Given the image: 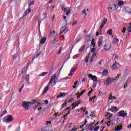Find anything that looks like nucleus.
I'll use <instances>...</instances> for the list:
<instances>
[{
	"instance_id": "obj_44",
	"label": "nucleus",
	"mask_w": 131,
	"mask_h": 131,
	"mask_svg": "<svg viewBox=\"0 0 131 131\" xmlns=\"http://www.w3.org/2000/svg\"><path fill=\"white\" fill-rule=\"evenodd\" d=\"M95 98H96V96H94L92 97H90L89 98V102H92V101H93V100H94V99H95Z\"/></svg>"
},
{
	"instance_id": "obj_29",
	"label": "nucleus",
	"mask_w": 131,
	"mask_h": 131,
	"mask_svg": "<svg viewBox=\"0 0 131 131\" xmlns=\"http://www.w3.org/2000/svg\"><path fill=\"white\" fill-rule=\"evenodd\" d=\"M67 94H68V93H60V97L61 98H64V97H65V96H66V95H67Z\"/></svg>"
},
{
	"instance_id": "obj_2",
	"label": "nucleus",
	"mask_w": 131,
	"mask_h": 131,
	"mask_svg": "<svg viewBox=\"0 0 131 131\" xmlns=\"http://www.w3.org/2000/svg\"><path fill=\"white\" fill-rule=\"evenodd\" d=\"M2 120L4 122H12V121L14 120V118L13 116L8 115L7 116L5 117Z\"/></svg>"
},
{
	"instance_id": "obj_52",
	"label": "nucleus",
	"mask_w": 131,
	"mask_h": 131,
	"mask_svg": "<svg viewBox=\"0 0 131 131\" xmlns=\"http://www.w3.org/2000/svg\"><path fill=\"white\" fill-rule=\"evenodd\" d=\"M44 103L45 105H48V104H49V101L48 100H45Z\"/></svg>"
},
{
	"instance_id": "obj_54",
	"label": "nucleus",
	"mask_w": 131,
	"mask_h": 131,
	"mask_svg": "<svg viewBox=\"0 0 131 131\" xmlns=\"http://www.w3.org/2000/svg\"><path fill=\"white\" fill-rule=\"evenodd\" d=\"M73 101V98H71L68 101V103H71Z\"/></svg>"
},
{
	"instance_id": "obj_10",
	"label": "nucleus",
	"mask_w": 131,
	"mask_h": 131,
	"mask_svg": "<svg viewBox=\"0 0 131 131\" xmlns=\"http://www.w3.org/2000/svg\"><path fill=\"white\" fill-rule=\"evenodd\" d=\"M120 66L119 65V63H115L112 67V69L113 70H116V69H118V68Z\"/></svg>"
},
{
	"instance_id": "obj_18",
	"label": "nucleus",
	"mask_w": 131,
	"mask_h": 131,
	"mask_svg": "<svg viewBox=\"0 0 131 131\" xmlns=\"http://www.w3.org/2000/svg\"><path fill=\"white\" fill-rule=\"evenodd\" d=\"M102 75L103 76H107L108 75V70H104L102 72Z\"/></svg>"
},
{
	"instance_id": "obj_48",
	"label": "nucleus",
	"mask_w": 131,
	"mask_h": 131,
	"mask_svg": "<svg viewBox=\"0 0 131 131\" xmlns=\"http://www.w3.org/2000/svg\"><path fill=\"white\" fill-rule=\"evenodd\" d=\"M126 30V28H123V30L121 31V32L122 33H125Z\"/></svg>"
},
{
	"instance_id": "obj_49",
	"label": "nucleus",
	"mask_w": 131,
	"mask_h": 131,
	"mask_svg": "<svg viewBox=\"0 0 131 131\" xmlns=\"http://www.w3.org/2000/svg\"><path fill=\"white\" fill-rule=\"evenodd\" d=\"M90 116H92V117H97V116L95 115V113H93V112H92V115H90Z\"/></svg>"
},
{
	"instance_id": "obj_3",
	"label": "nucleus",
	"mask_w": 131,
	"mask_h": 131,
	"mask_svg": "<svg viewBox=\"0 0 131 131\" xmlns=\"http://www.w3.org/2000/svg\"><path fill=\"white\" fill-rule=\"evenodd\" d=\"M57 77V75L54 74L51 77L50 80L49 81V84H51L52 86L56 85L57 82H56V78Z\"/></svg>"
},
{
	"instance_id": "obj_45",
	"label": "nucleus",
	"mask_w": 131,
	"mask_h": 131,
	"mask_svg": "<svg viewBox=\"0 0 131 131\" xmlns=\"http://www.w3.org/2000/svg\"><path fill=\"white\" fill-rule=\"evenodd\" d=\"M93 91H94L93 89L91 90L90 92H89L88 96L90 97L91 96V94L93 93Z\"/></svg>"
},
{
	"instance_id": "obj_30",
	"label": "nucleus",
	"mask_w": 131,
	"mask_h": 131,
	"mask_svg": "<svg viewBox=\"0 0 131 131\" xmlns=\"http://www.w3.org/2000/svg\"><path fill=\"white\" fill-rule=\"evenodd\" d=\"M131 77H129L126 81V84H128L130 82Z\"/></svg>"
},
{
	"instance_id": "obj_9",
	"label": "nucleus",
	"mask_w": 131,
	"mask_h": 131,
	"mask_svg": "<svg viewBox=\"0 0 131 131\" xmlns=\"http://www.w3.org/2000/svg\"><path fill=\"white\" fill-rule=\"evenodd\" d=\"M89 78H91L92 80L94 82H97L98 81V78L96 76H93L92 74H90L88 75Z\"/></svg>"
},
{
	"instance_id": "obj_12",
	"label": "nucleus",
	"mask_w": 131,
	"mask_h": 131,
	"mask_svg": "<svg viewBox=\"0 0 131 131\" xmlns=\"http://www.w3.org/2000/svg\"><path fill=\"white\" fill-rule=\"evenodd\" d=\"M102 42H103V36H101L98 39V47H101V46H102Z\"/></svg>"
},
{
	"instance_id": "obj_22",
	"label": "nucleus",
	"mask_w": 131,
	"mask_h": 131,
	"mask_svg": "<svg viewBox=\"0 0 131 131\" xmlns=\"http://www.w3.org/2000/svg\"><path fill=\"white\" fill-rule=\"evenodd\" d=\"M95 57H96V53H93L92 54V57H91V60H90L91 63H92V62H93L94 58H95Z\"/></svg>"
},
{
	"instance_id": "obj_6",
	"label": "nucleus",
	"mask_w": 131,
	"mask_h": 131,
	"mask_svg": "<svg viewBox=\"0 0 131 131\" xmlns=\"http://www.w3.org/2000/svg\"><path fill=\"white\" fill-rule=\"evenodd\" d=\"M114 81V78L108 77L104 81H103L104 84L105 85H109L111 83H112Z\"/></svg>"
},
{
	"instance_id": "obj_35",
	"label": "nucleus",
	"mask_w": 131,
	"mask_h": 131,
	"mask_svg": "<svg viewBox=\"0 0 131 131\" xmlns=\"http://www.w3.org/2000/svg\"><path fill=\"white\" fill-rule=\"evenodd\" d=\"M5 114H7V110H5L3 112V114H1V115L0 116V117H3V116H4Z\"/></svg>"
},
{
	"instance_id": "obj_50",
	"label": "nucleus",
	"mask_w": 131,
	"mask_h": 131,
	"mask_svg": "<svg viewBox=\"0 0 131 131\" xmlns=\"http://www.w3.org/2000/svg\"><path fill=\"white\" fill-rule=\"evenodd\" d=\"M85 92V90H83L81 93H80V96H82V95L84 94Z\"/></svg>"
},
{
	"instance_id": "obj_36",
	"label": "nucleus",
	"mask_w": 131,
	"mask_h": 131,
	"mask_svg": "<svg viewBox=\"0 0 131 131\" xmlns=\"http://www.w3.org/2000/svg\"><path fill=\"white\" fill-rule=\"evenodd\" d=\"M99 31V32L96 33V36H98V35H101V34H102V30H100Z\"/></svg>"
},
{
	"instance_id": "obj_20",
	"label": "nucleus",
	"mask_w": 131,
	"mask_h": 131,
	"mask_svg": "<svg viewBox=\"0 0 131 131\" xmlns=\"http://www.w3.org/2000/svg\"><path fill=\"white\" fill-rule=\"evenodd\" d=\"M29 77H30V76L29 75H27L26 76V77H25L26 81L28 82V83L29 84V83H30V82H29Z\"/></svg>"
},
{
	"instance_id": "obj_15",
	"label": "nucleus",
	"mask_w": 131,
	"mask_h": 131,
	"mask_svg": "<svg viewBox=\"0 0 131 131\" xmlns=\"http://www.w3.org/2000/svg\"><path fill=\"white\" fill-rule=\"evenodd\" d=\"M115 121H116V120L109 121L107 122L106 124H107V126H110V124H111V122H112V125H115Z\"/></svg>"
},
{
	"instance_id": "obj_16",
	"label": "nucleus",
	"mask_w": 131,
	"mask_h": 131,
	"mask_svg": "<svg viewBox=\"0 0 131 131\" xmlns=\"http://www.w3.org/2000/svg\"><path fill=\"white\" fill-rule=\"evenodd\" d=\"M124 10H125V12H126V13H131V9L130 8H129V7H124Z\"/></svg>"
},
{
	"instance_id": "obj_23",
	"label": "nucleus",
	"mask_w": 131,
	"mask_h": 131,
	"mask_svg": "<svg viewBox=\"0 0 131 131\" xmlns=\"http://www.w3.org/2000/svg\"><path fill=\"white\" fill-rule=\"evenodd\" d=\"M84 49H85V46L83 45L80 47V48L79 50V52H83Z\"/></svg>"
},
{
	"instance_id": "obj_34",
	"label": "nucleus",
	"mask_w": 131,
	"mask_h": 131,
	"mask_svg": "<svg viewBox=\"0 0 131 131\" xmlns=\"http://www.w3.org/2000/svg\"><path fill=\"white\" fill-rule=\"evenodd\" d=\"M121 75V74H117V75L116 78H115V79H114V80H118V78H119V77H120Z\"/></svg>"
},
{
	"instance_id": "obj_63",
	"label": "nucleus",
	"mask_w": 131,
	"mask_h": 131,
	"mask_svg": "<svg viewBox=\"0 0 131 131\" xmlns=\"http://www.w3.org/2000/svg\"><path fill=\"white\" fill-rule=\"evenodd\" d=\"M51 71H54V66H52V67H51V70H50Z\"/></svg>"
},
{
	"instance_id": "obj_42",
	"label": "nucleus",
	"mask_w": 131,
	"mask_h": 131,
	"mask_svg": "<svg viewBox=\"0 0 131 131\" xmlns=\"http://www.w3.org/2000/svg\"><path fill=\"white\" fill-rule=\"evenodd\" d=\"M129 72V68H126L125 70V73H126V74H127V73Z\"/></svg>"
},
{
	"instance_id": "obj_57",
	"label": "nucleus",
	"mask_w": 131,
	"mask_h": 131,
	"mask_svg": "<svg viewBox=\"0 0 131 131\" xmlns=\"http://www.w3.org/2000/svg\"><path fill=\"white\" fill-rule=\"evenodd\" d=\"M40 55H41V52H39L37 54V55H36V56L35 57V58H37V57H39V56H40Z\"/></svg>"
},
{
	"instance_id": "obj_31",
	"label": "nucleus",
	"mask_w": 131,
	"mask_h": 131,
	"mask_svg": "<svg viewBox=\"0 0 131 131\" xmlns=\"http://www.w3.org/2000/svg\"><path fill=\"white\" fill-rule=\"evenodd\" d=\"M107 18H104L103 19V20L102 21L101 24H102L103 25H105V24H106V23H107Z\"/></svg>"
},
{
	"instance_id": "obj_39",
	"label": "nucleus",
	"mask_w": 131,
	"mask_h": 131,
	"mask_svg": "<svg viewBox=\"0 0 131 131\" xmlns=\"http://www.w3.org/2000/svg\"><path fill=\"white\" fill-rule=\"evenodd\" d=\"M61 9L62 10V11H63V13H66V12H67V9L66 8L64 7H61Z\"/></svg>"
},
{
	"instance_id": "obj_4",
	"label": "nucleus",
	"mask_w": 131,
	"mask_h": 131,
	"mask_svg": "<svg viewBox=\"0 0 131 131\" xmlns=\"http://www.w3.org/2000/svg\"><path fill=\"white\" fill-rule=\"evenodd\" d=\"M82 102L81 99H80L75 102H74L70 107V110H73V109H75V107H77L80 103Z\"/></svg>"
},
{
	"instance_id": "obj_5",
	"label": "nucleus",
	"mask_w": 131,
	"mask_h": 131,
	"mask_svg": "<svg viewBox=\"0 0 131 131\" xmlns=\"http://www.w3.org/2000/svg\"><path fill=\"white\" fill-rule=\"evenodd\" d=\"M29 104H31V102L27 101H23L21 105L23 106V107H24L25 110H28V109H29V107H30Z\"/></svg>"
},
{
	"instance_id": "obj_1",
	"label": "nucleus",
	"mask_w": 131,
	"mask_h": 131,
	"mask_svg": "<svg viewBox=\"0 0 131 131\" xmlns=\"http://www.w3.org/2000/svg\"><path fill=\"white\" fill-rule=\"evenodd\" d=\"M31 6H34V1H31L29 3V9L24 13V17H26L29 13H31V9H32Z\"/></svg>"
},
{
	"instance_id": "obj_13",
	"label": "nucleus",
	"mask_w": 131,
	"mask_h": 131,
	"mask_svg": "<svg viewBox=\"0 0 131 131\" xmlns=\"http://www.w3.org/2000/svg\"><path fill=\"white\" fill-rule=\"evenodd\" d=\"M50 84L49 83L48 84L47 86H46L42 93V94H46L48 91H49V88H50Z\"/></svg>"
},
{
	"instance_id": "obj_14",
	"label": "nucleus",
	"mask_w": 131,
	"mask_h": 131,
	"mask_svg": "<svg viewBox=\"0 0 131 131\" xmlns=\"http://www.w3.org/2000/svg\"><path fill=\"white\" fill-rule=\"evenodd\" d=\"M69 31V29H68V27H66L64 28V29L60 32V35L62 34V33H63L64 34H66L67 32Z\"/></svg>"
},
{
	"instance_id": "obj_58",
	"label": "nucleus",
	"mask_w": 131,
	"mask_h": 131,
	"mask_svg": "<svg viewBox=\"0 0 131 131\" xmlns=\"http://www.w3.org/2000/svg\"><path fill=\"white\" fill-rule=\"evenodd\" d=\"M76 24H77V20H76L72 24V26H74V25H76Z\"/></svg>"
},
{
	"instance_id": "obj_43",
	"label": "nucleus",
	"mask_w": 131,
	"mask_h": 131,
	"mask_svg": "<svg viewBox=\"0 0 131 131\" xmlns=\"http://www.w3.org/2000/svg\"><path fill=\"white\" fill-rule=\"evenodd\" d=\"M99 128H100V126H97V127H96L93 130L94 131H98L99 130Z\"/></svg>"
},
{
	"instance_id": "obj_53",
	"label": "nucleus",
	"mask_w": 131,
	"mask_h": 131,
	"mask_svg": "<svg viewBox=\"0 0 131 131\" xmlns=\"http://www.w3.org/2000/svg\"><path fill=\"white\" fill-rule=\"evenodd\" d=\"M76 130H77V129L75 127H73L71 129V131H76Z\"/></svg>"
},
{
	"instance_id": "obj_41",
	"label": "nucleus",
	"mask_w": 131,
	"mask_h": 131,
	"mask_svg": "<svg viewBox=\"0 0 131 131\" xmlns=\"http://www.w3.org/2000/svg\"><path fill=\"white\" fill-rule=\"evenodd\" d=\"M123 4H124V3L123 2V1H120L118 3V5L119 6H122V5H123Z\"/></svg>"
},
{
	"instance_id": "obj_62",
	"label": "nucleus",
	"mask_w": 131,
	"mask_h": 131,
	"mask_svg": "<svg viewBox=\"0 0 131 131\" xmlns=\"http://www.w3.org/2000/svg\"><path fill=\"white\" fill-rule=\"evenodd\" d=\"M52 3H53V0H50L49 2H48V4H52Z\"/></svg>"
},
{
	"instance_id": "obj_60",
	"label": "nucleus",
	"mask_w": 131,
	"mask_h": 131,
	"mask_svg": "<svg viewBox=\"0 0 131 131\" xmlns=\"http://www.w3.org/2000/svg\"><path fill=\"white\" fill-rule=\"evenodd\" d=\"M78 83V81L77 80L74 82V85H76V84H77Z\"/></svg>"
},
{
	"instance_id": "obj_11",
	"label": "nucleus",
	"mask_w": 131,
	"mask_h": 131,
	"mask_svg": "<svg viewBox=\"0 0 131 131\" xmlns=\"http://www.w3.org/2000/svg\"><path fill=\"white\" fill-rule=\"evenodd\" d=\"M110 111H112V112H118L119 111V108H118L116 106H112V108L110 109Z\"/></svg>"
},
{
	"instance_id": "obj_21",
	"label": "nucleus",
	"mask_w": 131,
	"mask_h": 131,
	"mask_svg": "<svg viewBox=\"0 0 131 131\" xmlns=\"http://www.w3.org/2000/svg\"><path fill=\"white\" fill-rule=\"evenodd\" d=\"M91 46H92L93 48H95L96 47V45L95 44V38H93L91 41Z\"/></svg>"
},
{
	"instance_id": "obj_19",
	"label": "nucleus",
	"mask_w": 131,
	"mask_h": 131,
	"mask_svg": "<svg viewBox=\"0 0 131 131\" xmlns=\"http://www.w3.org/2000/svg\"><path fill=\"white\" fill-rule=\"evenodd\" d=\"M46 40H47V38L46 37L42 38L41 41H40V45H43V43L46 42Z\"/></svg>"
},
{
	"instance_id": "obj_64",
	"label": "nucleus",
	"mask_w": 131,
	"mask_h": 131,
	"mask_svg": "<svg viewBox=\"0 0 131 131\" xmlns=\"http://www.w3.org/2000/svg\"><path fill=\"white\" fill-rule=\"evenodd\" d=\"M127 128H131V123L127 126Z\"/></svg>"
},
{
	"instance_id": "obj_24",
	"label": "nucleus",
	"mask_w": 131,
	"mask_h": 131,
	"mask_svg": "<svg viewBox=\"0 0 131 131\" xmlns=\"http://www.w3.org/2000/svg\"><path fill=\"white\" fill-rule=\"evenodd\" d=\"M67 105V100H66V101L62 104L61 109L65 108V107H66Z\"/></svg>"
},
{
	"instance_id": "obj_56",
	"label": "nucleus",
	"mask_w": 131,
	"mask_h": 131,
	"mask_svg": "<svg viewBox=\"0 0 131 131\" xmlns=\"http://www.w3.org/2000/svg\"><path fill=\"white\" fill-rule=\"evenodd\" d=\"M95 52H96V49H94V48H92V49H91V53H95Z\"/></svg>"
},
{
	"instance_id": "obj_47",
	"label": "nucleus",
	"mask_w": 131,
	"mask_h": 131,
	"mask_svg": "<svg viewBox=\"0 0 131 131\" xmlns=\"http://www.w3.org/2000/svg\"><path fill=\"white\" fill-rule=\"evenodd\" d=\"M51 124V121H46L45 123V125H50Z\"/></svg>"
},
{
	"instance_id": "obj_28",
	"label": "nucleus",
	"mask_w": 131,
	"mask_h": 131,
	"mask_svg": "<svg viewBox=\"0 0 131 131\" xmlns=\"http://www.w3.org/2000/svg\"><path fill=\"white\" fill-rule=\"evenodd\" d=\"M82 12V15H85V17L88 16V13H86V10H85V9L83 10Z\"/></svg>"
},
{
	"instance_id": "obj_27",
	"label": "nucleus",
	"mask_w": 131,
	"mask_h": 131,
	"mask_svg": "<svg viewBox=\"0 0 131 131\" xmlns=\"http://www.w3.org/2000/svg\"><path fill=\"white\" fill-rule=\"evenodd\" d=\"M37 101H38V99H34L32 101L31 104H30L31 105H33L36 103H37Z\"/></svg>"
},
{
	"instance_id": "obj_8",
	"label": "nucleus",
	"mask_w": 131,
	"mask_h": 131,
	"mask_svg": "<svg viewBox=\"0 0 131 131\" xmlns=\"http://www.w3.org/2000/svg\"><path fill=\"white\" fill-rule=\"evenodd\" d=\"M118 115L120 117H125V116H127V113L126 111H121L118 113Z\"/></svg>"
},
{
	"instance_id": "obj_26",
	"label": "nucleus",
	"mask_w": 131,
	"mask_h": 131,
	"mask_svg": "<svg viewBox=\"0 0 131 131\" xmlns=\"http://www.w3.org/2000/svg\"><path fill=\"white\" fill-rule=\"evenodd\" d=\"M118 42H119V40L118 39V38H116L114 39L113 41V43H118Z\"/></svg>"
},
{
	"instance_id": "obj_51",
	"label": "nucleus",
	"mask_w": 131,
	"mask_h": 131,
	"mask_svg": "<svg viewBox=\"0 0 131 131\" xmlns=\"http://www.w3.org/2000/svg\"><path fill=\"white\" fill-rule=\"evenodd\" d=\"M104 25L101 24V25H100V27H99V30H102V28H103V27H104Z\"/></svg>"
},
{
	"instance_id": "obj_33",
	"label": "nucleus",
	"mask_w": 131,
	"mask_h": 131,
	"mask_svg": "<svg viewBox=\"0 0 131 131\" xmlns=\"http://www.w3.org/2000/svg\"><path fill=\"white\" fill-rule=\"evenodd\" d=\"M70 13H71V9H69L66 13V16H69L70 15Z\"/></svg>"
},
{
	"instance_id": "obj_40",
	"label": "nucleus",
	"mask_w": 131,
	"mask_h": 131,
	"mask_svg": "<svg viewBox=\"0 0 131 131\" xmlns=\"http://www.w3.org/2000/svg\"><path fill=\"white\" fill-rule=\"evenodd\" d=\"M95 123H96V121H94L93 122H92L91 124H90V125H89V127H93V125H94V124H95Z\"/></svg>"
},
{
	"instance_id": "obj_32",
	"label": "nucleus",
	"mask_w": 131,
	"mask_h": 131,
	"mask_svg": "<svg viewBox=\"0 0 131 131\" xmlns=\"http://www.w3.org/2000/svg\"><path fill=\"white\" fill-rule=\"evenodd\" d=\"M107 34L109 35H112V29H110L107 32Z\"/></svg>"
},
{
	"instance_id": "obj_55",
	"label": "nucleus",
	"mask_w": 131,
	"mask_h": 131,
	"mask_svg": "<svg viewBox=\"0 0 131 131\" xmlns=\"http://www.w3.org/2000/svg\"><path fill=\"white\" fill-rule=\"evenodd\" d=\"M107 115H109V117H108L109 119L111 118V117H112L113 116V115L109 113H107Z\"/></svg>"
},
{
	"instance_id": "obj_59",
	"label": "nucleus",
	"mask_w": 131,
	"mask_h": 131,
	"mask_svg": "<svg viewBox=\"0 0 131 131\" xmlns=\"http://www.w3.org/2000/svg\"><path fill=\"white\" fill-rule=\"evenodd\" d=\"M53 74V71H50L49 72V75H52Z\"/></svg>"
},
{
	"instance_id": "obj_17",
	"label": "nucleus",
	"mask_w": 131,
	"mask_h": 131,
	"mask_svg": "<svg viewBox=\"0 0 131 131\" xmlns=\"http://www.w3.org/2000/svg\"><path fill=\"white\" fill-rule=\"evenodd\" d=\"M77 67H73L70 71V73H74L76 71V69Z\"/></svg>"
},
{
	"instance_id": "obj_61",
	"label": "nucleus",
	"mask_w": 131,
	"mask_h": 131,
	"mask_svg": "<svg viewBox=\"0 0 131 131\" xmlns=\"http://www.w3.org/2000/svg\"><path fill=\"white\" fill-rule=\"evenodd\" d=\"M82 82H85V78H83L82 80Z\"/></svg>"
},
{
	"instance_id": "obj_25",
	"label": "nucleus",
	"mask_w": 131,
	"mask_h": 131,
	"mask_svg": "<svg viewBox=\"0 0 131 131\" xmlns=\"http://www.w3.org/2000/svg\"><path fill=\"white\" fill-rule=\"evenodd\" d=\"M122 128V125H120V126H119V125H118L117 126V129H116V130L119 131V130H121Z\"/></svg>"
},
{
	"instance_id": "obj_38",
	"label": "nucleus",
	"mask_w": 131,
	"mask_h": 131,
	"mask_svg": "<svg viewBox=\"0 0 131 131\" xmlns=\"http://www.w3.org/2000/svg\"><path fill=\"white\" fill-rule=\"evenodd\" d=\"M89 59H90V57H89V55H87L85 58V63H88V62H89Z\"/></svg>"
},
{
	"instance_id": "obj_46",
	"label": "nucleus",
	"mask_w": 131,
	"mask_h": 131,
	"mask_svg": "<svg viewBox=\"0 0 131 131\" xmlns=\"http://www.w3.org/2000/svg\"><path fill=\"white\" fill-rule=\"evenodd\" d=\"M61 52H62V47H60V49L57 53V54L59 55V54H61Z\"/></svg>"
},
{
	"instance_id": "obj_37",
	"label": "nucleus",
	"mask_w": 131,
	"mask_h": 131,
	"mask_svg": "<svg viewBox=\"0 0 131 131\" xmlns=\"http://www.w3.org/2000/svg\"><path fill=\"white\" fill-rule=\"evenodd\" d=\"M48 74V72H43L40 75V76H46Z\"/></svg>"
},
{
	"instance_id": "obj_7",
	"label": "nucleus",
	"mask_w": 131,
	"mask_h": 131,
	"mask_svg": "<svg viewBox=\"0 0 131 131\" xmlns=\"http://www.w3.org/2000/svg\"><path fill=\"white\" fill-rule=\"evenodd\" d=\"M110 49H111V42H106L104 46V50H105V51H109Z\"/></svg>"
}]
</instances>
